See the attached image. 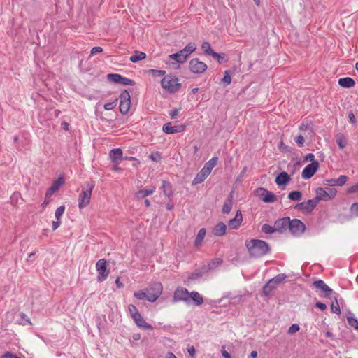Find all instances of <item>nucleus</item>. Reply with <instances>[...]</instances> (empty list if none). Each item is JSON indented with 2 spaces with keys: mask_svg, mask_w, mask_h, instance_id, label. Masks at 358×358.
<instances>
[{
  "mask_svg": "<svg viewBox=\"0 0 358 358\" xmlns=\"http://www.w3.org/2000/svg\"><path fill=\"white\" fill-rule=\"evenodd\" d=\"M245 245L250 254L254 257H262L269 250L267 243L262 240L252 239L245 242Z\"/></svg>",
  "mask_w": 358,
  "mask_h": 358,
  "instance_id": "1",
  "label": "nucleus"
},
{
  "mask_svg": "<svg viewBox=\"0 0 358 358\" xmlns=\"http://www.w3.org/2000/svg\"><path fill=\"white\" fill-rule=\"evenodd\" d=\"M289 217H282L277 220L274 222V227L276 231L282 232L289 228Z\"/></svg>",
  "mask_w": 358,
  "mask_h": 358,
  "instance_id": "18",
  "label": "nucleus"
},
{
  "mask_svg": "<svg viewBox=\"0 0 358 358\" xmlns=\"http://www.w3.org/2000/svg\"><path fill=\"white\" fill-rule=\"evenodd\" d=\"M218 55H219L218 57H214V58L217 59L219 63H222V61L225 59V54H224V53H222V54L218 53Z\"/></svg>",
  "mask_w": 358,
  "mask_h": 358,
  "instance_id": "63",
  "label": "nucleus"
},
{
  "mask_svg": "<svg viewBox=\"0 0 358 358\" xmlns=\"http://www.w3.org/2000/svg\"><path fill=\"white\" fill-rule=\"evenodd\" d=\"M218 162V158L214 157L211 158L209 161H208L203 166V169L207 172L208 173H210L213 169L217 165Z\"/></svg>",
  "mask_w": 358,
  "mask_h": 358,
  "instance_id": "26",
  "label": "nucleus"
},
{
  "mask_svg": "<svg viewBox=\"0 0 358 358\" xmlns=\"http://www.w3.org/2000/svg\"><path fill=\"white\" fill-rule=\"evenodd\" d=\"M336 143L341 149H343L347 145L346 138L343 134L336 136Z\"/></svg>",
  "mask_w": 358,
  "mask_h": 358,
  "instance_id": "37",
  "label": "nucleus"
},
{
  "mask_svg": "<svg viewBox=\"0 0 358 358\" xmlns=\"http://www.w3.org/2000/svg\"><path fill=\"white\" fill-rule=\"evenodd\" d=\"M227 226L223 222H219L215 225L213 230L214 235L217 236H223L226 234Z\"/></svg>",
  "mask_w": 358,
  "mask_h": 358,
  "instance_id": "22",
  "label": "nucleus"
},
{
  "mask_svg": "<svg viewBox=\"0 0 358 358\" xmlns=\"http://www.w3.org/2000/svg\"><path fill=\"white\" fill-rule=\"evenodd\" d=\"M348 118H349V122L351 124H356V118H355V115H354V113L352 112H350L348 113Z\"/></svg>",
  "mask_w": 358,
  "mask_h": 358,
  "instance_id": "56",
  "label": "nucleus"
},
{
  "mask_svg": "<svg viewBox=\"0 0 358 358\" xmlns=\"http://www.w3.org/2000/svg\"><path fill=\"white\" fill-rule=\"evenodd\" d=\"M201 49L203 51V52L207 55H210L213 57H218V53L214 52L211 49L210 44L208 41L203 42L201 45Z\"/></svg>",
  "mask_w": 358,
  "mask_h": 358,
  "instance_id": "24",
  "label": "nucleus"
},
{
  "mask_svg": "<svg viewBox=\"0 0 358 358\" xmlns=\"http://www.w3.org/2000/svg\"><path fill=\"white\" fill-rule=\"evenodd\" d=\"M155 187L151 186L146 189H139L135 193V197L136 199H143L149 195L152 194L155 192Z\"/></svg>",
  "mask_w": 358,
  "mask_h": 358,
  "instance_id": "20",
  "label": "nucleus"
},
{
  "mask_svg": "<svg viewBox=\"0 0 358 358\" xmlns=\"http://www.w3.org/2000/svg\"><path fill=\"white\" fill-rule=\"evenodd\" d=\"M278 148L280 150L285 151L287 149V146L283 143V141H280L278 145Z\"/></svg>",
  "mask_w": 358,
  "mask_h": 358,
  "instance_id": "62",
  "label": "nucleus"
},
{
  "mask_svg": "<svg viewBox=\"0 0 358 358\" xmlns=\"http://www.w3.org/2000/svg\"><path fill=\"white\" fill-rule=\"evenodd\" d=\"M222 82L226 85H228L231 83V76H230V73H229V71H224V78H222Z\"/></svg>",
  "mask_w": 358,
  "mask_h": 358,
  "instance_id": "48",
  "label": "nucleus"
},
{
  "mask_svg": "<svg viewBox=\"0 0 358 358\" xmlns=\"http://www.w3.org/2000/svg\"><path fill=\"white\" fill-rule=\"evenodd\" d=\"M288 198L291 201H298L302 199V193L300 191H292L288 194Z\"/></svg>",
  "mask_w": 358,
  "mask_h": 358,
  "instance_id": "36",
  "label": "nucleus"
},
{
  "mask_svg": "<svg viewBox=\"0 0 358 358\" xmlns=\"http://www.w3.org/2000/svg\"><path fill=\"white\" fill-rule=\"evenodd\" d=\"M210 174L206 172L203 169L196 174L195 178L193 180V185H197L203 182L206 178L209 176Z\"/></svg>",
  "mask_w": 358,
  "mask_h": 358,
  "instance_id": "27",
  "label": "nucleus"
},
{
  "mask_svg": "<svg viewBox=\"0 0 358 358\" xmlns=\"http://www.w3.org/2000/svg\"><path fill=\"white\" fill-rule=\"evenodd\" d=\"M103 52V48L101 47H94L92 48V49L91 50V52H90V55H94L96 53H101Z\"/></svg>",
  "mask_w": 358,
  "mask_h": 358,
  "instance_id": "55",
  "label": "nucleus"
},
{
  "mask_svg": "<svg viewBox=\"0 0 358 358\" xmlns=\"http://www.w3.org/2000/svg\"><path fill=\"white\" fill-rule=\"evenodd\" d=\"M255 193L256 196L260 197L265 203H273L276 201L275 194L264 188H257Z\"/></svg>",
  "mask_w": 358,
  "mask_h": 358,
  "instance_id": "12",
  "label": "nucleus"
},
{
  "mask_svg": "<svg viewBox=\"0 0 358 358\" xmlns=\"http://www.w3.org/2000/svg\"><path fill=\"white\" fill-rule=\"evenodd\" d=\"M331 310L334 313H336L338 315L341 313L340 306L338 304L336 297H335V301L333 302L331 306Z\"/></svg>",
  "mask_w": 358,
  "mask_h": 358,
  "instance_id": "43",
  "label": "nucleus"
},
{
  "mask_svg": "<svg viewBox=\"0 0 358 358\" xmlns=\"http://www.w3.org/2000/svg\"><path fill=\"white\" fill-rule=\"evenodd\" d=\"M315 306L317 308H318L319 309H320L321 310H324L327 309L326 304H324V303H323L322 302H320V301L316 302Z\"/></svg>",
  "mask_w": 358,
  "mask_h": 358,
  "instance_id": "60",
  "label": "nucleus"
},
{
  "mask_svg": "<svg viewBox=\"0 0 358 358\" xmlns=\"http://www.w3.org/2000/svg\"><path fill=\"white\" fill-rule=\"evenodd\" d=\"M189 298L194 301L196 306H200L203 303V299L202 296L197 292H192L189 293Z\"/></svg>",
  "mask_w": 358,
  "mask_h": 358,
  "instance_id": "30",
  "label": "nucleus"
},
{
  "mask_svg": "<svg viewBox=\"0 0 358 358\" xmlns=\"http://www.w3.org/2000/svg\"><path fill=\"white\" fill-rule=\"evenodd\" d=\"M94 187V184L91 183L82 188V191L78 196V207L80 209H83L90 204Z\"/></svg>",
  "mask_w": 358,
  "mask_h": 358,
  "instance_id": "3",
  "label": "nucleus"
},
{
  "mask_svg": "<svg viewBox=\"0 0 358 358\" xmlns=\"http://www.w3.org/2000/svg\"><path fill=\"white\" fill-rule=\"evenodd\" d=\"M313 286L323 292L325 297L329 296L333 293V290L322 280L315 281Z\"/></svg>",
  "mask_w": 358,
  "mask_h": 358,
  "instance_id": "16",
  "label": "nucleus"
},
{
  "mask_svg": "<svg viewBox=\"0 0 358 358\" xmlns=\"http://www.w3.org/2000/svg\"><path fill=\"white\" fill-rule=\"evenodd\" d=\"M109 156L112 162L117 164L122 159V151L120 148H114L110 151Z\"/></svg>",
  "mask_w": 358,
  "mask_h": 358,
  "instance_id": "21",
  "label": "nucleus"
},
{
  "mask_svg": "<svg viewBox=\"0 0 358 358\" xmlns=\"http://www.w3.org/2000/svg\"><path fill=\"white\" fill-rule=\"evenodd\" d=\"M189 67L191 72L196 74L203 73L207 69V65L197 58L190 60Z\"/></svg>",
  "mask_w": 358,
  "mask_h": 358,
  "instance_id": "11",
  "label": "nucleus"
},
{
  "mask_svg": "<svg viewBox=\"0 0 358 358\" xmlns=\"http://www.w3.org/2000/svg\"><path fill=\"white\" fill-rule=\"evenodd\" d=\"M243 215L241 210H237L235 217L228 222V226L231 229H237L241 225Z\"/></svg>",
  "mask_w": 358,
  "mask_h": 358,
  "instance_id": "17",
  "label": "nucleus"
},
{
  "mask_svg": "<svg viewBox=\"0 0 358 358\" xmlns=\"http://www.w3.org/2000/svg\"><path fill=\"white\" fill-rule=\"evenodd\" d=\"M131 106V96L127 90H124L120 95L119 109L122 114L126 115Z\"/></svg>",
  "mask_w": 358,
  "mask_h": 358,
  "instance_id": "6",
  "label": "nucleus"
},
{
  "mask_svg": "<svg viewBox=\"0 0 358 358\" xmlns=\"http://www.w3.org/2000/svg\"><path fill=\"white\" fill-rule=\"evenodd\" d=\"M324 184L328 186H331V187L336 186V179H327L325 180Z\"/></svg>",
  "mask_w": 358,
  "mask_h": 358,
  "instance_id": "58",
  "label": "nucleus"
},
{
  "mask_svg": "<svg viewBox=\"0 0 358 358\" xmlns=\"http://www.w3.org/2000/svg\"><path fill=\"white\" fill-rule=\"evenodd\" d=\"M148 292V301H155L162 294L163 286L161 282H155L151 284L150 288L146 289Z\"/></svg>",
  "mask_w": 358,
  "mask_h": 358,
  "instance_id": "5",
  "label": "nucleus"
},
{
  "mask_svg": "<svg viewBox=\"0 0 358 358\" xmlns=\"http://www.w3.org/2000/svg\"><path fill=\"white\" fill-rule=\"evenodd\" d=\"M64 183L63 178L60 177L55 180L50 188H48L45 193V200L42 204L43 206L48 205L50 201L52 195L56 192Z\"/></svg>",
  "mask_w": 358,
  "mask_h": 358,
  "instance_id": "7",
  "label": "nucleus"
},
{
  "mask_svg": "<svg viewBox=\"0 0 358 358\" xmlns=\"http://www.w3.org/2000/svg\"><path fill=\"white\" fill-rule=\"evenodd\" d=\"M60 224H61V222L59 221H57V222L53 221L52 223V229L54 231L56 230L60 226Z\"/></svg>",
  "mask_w": 358,
  "mask_h": 358,
  "instance_id": "64",
  "label": "nucleus"
},
{
  "mask_svg": "<svg viewBox=\"0 0 358 358\" xmlns=\"http://www.w3.org/2000/svg\"><path fill=\"white\" fill-rule=\"evenodd\" d=\"M233 206V201H232V195H230L229 197L225 201L222 212L223 214H229L231 211Z\"/></svg>",
  "mask_w": 358,
  "mask_h": 358,
  "instance_id": "32",
  "label": "nucleus"
},
{
  "mask_svg": "<svg viewBox=\"0 0 358 358\" xmlns=\"http://www.w3.org/2000/svg\"><path fill=\"white\" fill-rule=\"evenodd\" d=\"M169 58L180 64L185 63L187 60V58L185 57V55L182 54L181 50L175 54L169 55Z\"/></svg>",
  "mask_w": 358,
  "mask_h": 358,
  "instance_id": "29",
  "label": "nucleus"
},
{
  "mask_svg": "<svg viewBox=\"0 0 358 358\" xmlns=\"http://www.w3.org/2000/svg\"><path fill=\"white\" fill-rule=\"evenodd\" d=\"M149 158L155 162H158L162 159L161 153L159 152H153L149 155Z\"/></svg>",
  "mask_w": 358,
  "mask_h": 358,
  "instance_id": "44",
  "label": "nucleus"
},
{
  "mask_svg": "<svg viewBox=\"0 0 358 358\" xmlns=\"http://www.w3.org/2000/svg\"><path fill=\"white\" fill-rule=\"evenodd\" d=\"M300 329V327L299 324H293L288 329V334H293L296 332L299 331Z\"/></svg>",
  "mask_w": 358,
  "mask_h": 358,
  "instance_id": "51",
  "label": "nucleus"
},
{
  "mask_svg": "<svg viewBox=\"0 0 358 358\" xmlns=\"http://www.w3.org/2000/svg\"><path fill=\"white\" fill-rule=\"evenodd\" d=\"M358 192V184L352 185L348 189V192L350 194L355 193Z\"/></svg>",
  "mask_w": 358,
  "mask_h": 358,
  "instance_id": "59",
  "label": "nucleus"
},
{
  "mask_svg": "<svg viewBox=\"0 0 358 358\" xmlns=\"http://www.w3.org/2000/svg\"><path fill=\"white\" fill-rule=\"evenodd\" d=\"M305 159H306V161H310V162H311V163H312V162H316V161L315 160V155H314L313 153H308V154L306 155V157Z\"/></svg>",
  "mask_w": 358,
  "mask_h": 358,
  "instance_id": "61",
  "label": "nucleus"
},
{
  "mask_svg": "<svg viewBox=\"0 0 358 358\" xmlns=\"http://www.w3.org/2000/svg\"><path fill=\"white\" fill-rule=\"evenodd\" d=\"M149 72L153 76H162L165 75V73H166V71L164 70L150 69V70H149Z\"/></svg>",
  "mask_w": 358,
  "mask_h": 358,
  "instance_id": "49",
  "label": "nucleus"
},
{
  "mask_svg": "<svg viewBox=\"0 0 358 358\" xmlns=\"http://www.w3.org/2000/svg\"><path fill=\"white\" fill-rule=\"evenodd\" d=\"M148 292H147V289L145 290H140V291H138V292H135L134 293V297H136V299H139V300H143V299H146L148 300Z\"/></svg>",
  "mask_w": 358,
  "mask_h": 358,
  "instance_id": "39",
  "label": "nucleus"
},
{
  "mask_svg": "<svg viewBox=\"0 0 358 358\" xmlns=\"http://www.w3.org/2000/svg\"><path fill=\"white\" fill-rule=\"evenodd\" d=\"M162 87L169 93H174L178 92L181 84L179 83V80L177 77L167 75L161 81Z\"/></svg>",
  "mask_w": 358,
  "mask_h": 358,
  "instance_id": "2",
  "label": "nucleus"
},
{
  "mask_svg": "<svg viewBox=\"0 0 358 358\" xmlns=\"http://www.w3.org/2000/svg\"><path fill=\"white\" fill-rule=\"evenodd\" d=\"M206 229H204V228H202L199 231L197 236L194 241V245L196 247H199L201 245V243L203 242V241L206 236Z\"/></svg>",
  "mask_w": 358,
  "mask_h": 358,
  "instance_id": "31",
  "label": "nucleus"
},
{
  "mask_svg": "<svg viewBox=\"0 0 358 358\" xmlns=\"http://www.w3.org/2000/svg\"><path fill=\"white\" fill-rule=\"evenodd\" d=\"M196 44L193 42H190L183 49L181 50V52L187 59L188 57L196 50Z\"/></svg>",
  "mask_w": 358,
  "mask_h": 358,
  "instance_id": "28",
  "label": "nucleus"
},
{
  "mask_svg": "<svg viewBox=\"0 0 358 358\" xmlns=\"http://www.w3.org/2000/svg\"><path fill=\"white\" fill-rule=\"evenodd\" d=\"M132 319L134 320L136 324L138 327L149 330L153 329V327L151 324L147 323L140 313L133 317Z\"/></svg>",
  "mask_w": 358,
  "mask_h": 358,
  "instance_id": "19",
  "label": "nucleus"
},
{
  "mask_svg": "<svg viewBox=\"0 0 358 358\" xmlns=\"http://www.w3.org/2000/svg\"><path fill=\"white\" fill-rule=\"evenodd\" d=\"M295 141L299 147H302L304 144L305 139L303 136L299 135L295 138Z\"/></svg>",
  "mask_w": 358,
  "mask_h": 358,
  "instance_id": "54",
  "label": "nucleus"
},
{
  "mask_svg": "<svg viewBox=\"0 0 358 358\" xmlns=\"http://www.w3.org/2000/svg\"><path fill=\"white\" fill-rule=\"evenodd\" d=\"M116 106H117V100H115L113 102H109V103H106L104 105L103 108L106 110H113V108H115V107Z\"/></svg>",
  "mask_w": 358,
  "mask_h": 358,
  "instance_id": "52",
  "label": "nucleus"
},
{
  "mask_svg": "<svg viewBox=\"0 0 358 358\" xmlns=\"http://www.w3.org/2000/svg\"><path fill=\"white\" fill-rule=\"evenodd\" d=\"M348 323L349 326L358 330V320L353 317H347Z\"/></svg>",
  "mask_w": 358,
  "mask_h": 358,
  "instance_id": "40",
  "label": "nucleus"
},
{
  "mask_svg": "<svg viewBox=\"0 0 358 358\" xmlns=\"http://www.w3.org/2000/svg\"><path fill=\"white\" fill-rule=\"evenodd\" d=\"M164 194L167 196L173 195V189L171 184L168 181H163L162 186Z\"/></svg>",
  "mask_w": 358,
  "mask_h": 358,
  "instance_id": "34",
  "label": "nucleus"
},
{
  "mask_svg": "<svg viewBox=\"0 0 358 358\" xmlns=\"http://www.w3.org/2000/svg\"><path fill=\"white\" fill-rule=\"evenodd\" d=\"M338 84L343 87L350 88L355 86V82L352 78L345 77L338 80Z\"/></svg>",
  "mask_w": 358,
  "mask_h": 358,
  "instance_id": "25",
  "label": "nucleus"
},
{
  "mask_svg": "<svg viewBox=\"0 0 358 358\" xmlns=\"http://www.w3.org/2000/svg\"><path fill=\"white\" fill-rule=\"evenodd\" d=\"M276 285L269 280L263 287V293L265 296H268L271 292L275 288Z\"/></svg>",
  "mask_w": 358,
  "mask_h": 358,
  "instance_id": "35",
  "label": "nucleus"
},
{
  "mask_svg": "<svg viewBox=\"0 0 358 358\" xmlns=\"http://www.w3.org/2000/svg\"><path fill=\"white\" fill-rule=\"evenodd\" d=\"M128 309H129V313L131 314V317H134L136 315L140 313L138 312L137 308L134 305H133V304L129 305Z\"/></svg>",
  "mask_w": 358,
  "mask_h": 358,
  "instance_id": "47",
  "label": "nucleus"
},
{
  "mask_svg": "<svg viewBox=\"0 0 358 358\" xmlns=\"http://www.w3.org/2000/svg\"><path fill=\"white\" fill-rule=\"evenodd\" d=\"M189 299V293L186 288L178 287L173 294V301H187Z\"/></svg>",
  "mask_w": 358,
  "mask_h": 358,
  "instance_id": "15",
  "label": "nucleus"
},
{
  "mask_svg": "<svg viewBox=\"0 0 358 358\" xmlns=\"http://www.w3.org/2000/svg\"><path fill=\"white\" fill-rule=\"evenodd\" d=\"M64 210H65V206H61L59 207H58L56 210H55V217L59 220L61 217L63 215L64 213Z\"/></svg>",
  "mask_w": 358,
  "mask_h": 358,
  "instance_id": "46",
  "label": "nucleus"
},
{
  "mask_svg": "<svg viewBox=\"0 0 358 358\" xmlns=\"http://www.w3.org/2000/svg\"><path fill=\"white\" fill-rule=\"evenodd\" d=\"M185 126L184 124L173 126L171 122L166 123L162 127V131L167 134L180 133L184 131Z\"/></svg>",
  "mask_w": 358,
  "mask_h": 358,
  "instance_id": "14",
  "label": "nucleus"
},
{
  "mask_svg": "<svg viewBox=\"0 0 358 358\" xmlns=\"http://www.w3.org/2000/svg\"><path fill=\"white\" fill-rule=\"evenodd\" d=\"M96 268L98 272L97 281L101 282L106 280L109 274V271L106 268V261L104 259L98 260Z\"/></svg>",
  "mask_w": 358,
  "mask_h": 358,
  "instance_id": "8",
  "label": "nucleus"
},
{
  "mask_svg": "<svg viewBox=\"0 0 358 358\" xmlns=\"http://www.w3.org/2000/svg\"><path fill=\"white\" fill-rule=\"evenodd\" d=\"M17 355L10 352H6L1 356V358H17Z\"/></svg>",
  "mask_w": 358,
  "mask_h": 358,
  "instance_id": "57",
  "label": "nucleus"
},
{
  "mask_svg": "<svg viewBox=\"0 0 358 358\" xmlns=\"http://www.w3.org/2000/svg\"><path fill=\"white\" fill-rule=\"evenodd\" d=\"M319 168L318 162H313L308 164L302 171L301 176L303 179L310 178Z\"/></svg>",
  "mask_w": 358,
  "mask_h": 358,
  "instance_id": "13",
  "label": "nucleus"
},
{
  "mask_svg": "<svg viewBox=\"0 0 358 358\" xmlns=\"http://www.w3.org/2000/svg\"><path fill=\"white\" fill-rule=\"evenodd\" d=\"M120 83L123 85H134V82L132 80L125 78V77H122V79H121Z\"/></svg>",
  "mask_w": 358,
  "mask_h": 358,
  "instance_id": "50",
  "label": "nucleus"
},
{
  "mask_svg": "<svg viewBox=\"0 0 358 358\" xmlns=\"http://www.w3.org/2000/svg\"><path fill=\"white\" fill-rule=\"evenodd\" d=\"M145 58L146 54L145 52L141 51H136L134 54L130 57L129 60L133 63H136L138 61L143 60Z\"/></svg>",
  "mask_w": 358,
  "mask_h": 358,
  "instance_id": "33",
  "label": "nucleus"
},
{
  "mask_svg": "<svg viewBox=\"0 0 358 358\" xmlns=\"http://www.w3.org/2000/svg\"><path fill=\"white\" fill-rule=\"evenodd\" d=\"M348 179V178L346 176H340L337 179H336V186H343L346 183Z\"/></svg>",
  "mask_w": 358,
  "mask_h": 358,
  "instance_id": "45",
  "label": "nucleus"
},
{
  "mask_svg": "<svg viewBox=\"0 0 358 358\" xmlns=\"http://www.w3.org/2000/svg\"><path fill=\"white\" fill-rule=\"evenodd\" d=\"M108 80L114 83H120L122 76L118 73H109L107 76Z\"/></svg>",
  "mask_w": 358,
  "mask_h": 358,
  "instance_id": "38",
  "label": "nucleus"
},
{
  "mask_svg": "<svg viewBox=\"0 0 358 358\" xmlns=\"http://www.w3.org/2000/svg\"><path fill=\"white\" fill-rule=\"evenodd\" d=\"M317 205V203L314 198L313 199H308L306 201L297 203L295 206L294 209L301 211L303 213H310L314 210Z\"/></svg>",
  "mask_w": 358,
  "mask_h": 358,
  "instance_id": "9",
  "label": "nucleus"
},
{
  "mask_svg": "<svg viewBox=\"0 0 358 358\" xmlns=\"http://www.w3.org/2000/svg\"><path fill=\"white\" fill-rule=\"evenodd\" d=\"M290 180V176L286 172H281L275 178V182L278 185H285Z\"/></svg>",
  "mask_w": 358,
  "mask_h": 358,
  "instance_id": "23",
  "label": "nucleus"
},
{
  "mask_svg": "<svg viewBox=\"0 0 358 358\" xmlns=\"http://www.w3.org/2000/svg\"><path fill=\"white\" fill-rule=\"evenodd\" d=\"M350 213L353 215L358 217V203H354L352 204L350 207Z\"/></svg>",
  "mask_w": 358,
  "mask_h": 358,
  "instance_id": "53",
  "label": "nucleus"
},
{
  "mask_svg": "<svg viewBox=\"0 0 358 358\" xmlns=\"http://www.w3.org/2000/svg\"><path fill=\"white\" fill-rule=\"evenodd\" d=\"M289 229L293 235L299 236L304 232L306 226L300 220H289Z\"/></svg>",
  "mask_w": 358,
  "mask_h": 358,
  "instance_id": "10",
  "label": "nucleus"
},
{
  "mask_svg": "<svg viewBox=\"0 0 358 358\" xmlns=\"http://www.w3.org/2000/svg\"><path fill=\"white\" fill-rule=\"evenodd\" d=\"M285 278L286 276L285 274H278L270 280L271 281V282L277 285L281 282H282L285 279Z\"/></svg>",
  "mask_w": 358,
  "mask_h": 358,
  "instance_id": "41",
  "label": "nucleus"
},
{
  "mask_svg": "<svg viewBox=\"0 0 358 358\" xmlns=\"http://www.w3.org/2000/svg\"><path fill=\"white\" fill-rule=\"evenodd\" d=\"M337 191L335 189L333 188H322L318 187L315 190L316 196L315 197V199L316 200L317 203L320 201H329L333 199L336 195Z\"/></svg>",
  "mask_w": 358,
  "mask_h": 358,
  "instance_id": "4",
  "label": "nucleus"
},
{
  "mask_svg": "<svg viewBox=\"0 0 358 358\" xmlns=\"http://www.w3.org/2000/svg\"><path fill=\"white\" fill-rule=\"evenodd\" d=\"M262 231L266 234H272L276 231L274 226L272 227L268 224H264L262 227Z\"/></svg>",
  "mask_w": 358,
  "mask_h": 358,
  "instance_id": "42",
  "label": "nucleus"
}]
</instances>
